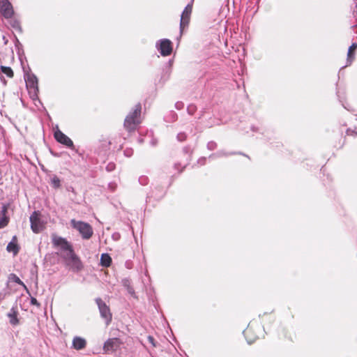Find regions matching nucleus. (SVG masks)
I'll return each mask as SVG.
<instances>
[{"mask_svg":"<svg viewBox=\"0 0 357 357\" xmlns=\"http://www.w3.org/2000/svg\"><path fill=\"white\" fill-rule=\"evenodd\" d=\"M65 265L75 273L80 271L83 268L82 263L79 257L75 253L73 249L66 253H61Z\"/></svg>","mask_w":357,"mask_h":357,"instance_id":"nucleus-1","label":"nucleus"},{"mask_svg":"<svg viewBox=\"0 0 357 357\" xmlns=\"http://www.w3.org/2000/svg\"><path fill=\"white\" fill-rule=\"evenodd\" d=\"M142 106L140 104H137L133 110L129 113L124 121V127L128 131L135 130L136 127L141 123Z\"/></svg>","mask_w":357,"mask_h":357,"instance_id":"nucleus-2","label":"nucleus"},{"mask_svg":"<svg viewBox=\"0 0 357 357\" xmlns=\"http://www.w3.org/2000/svg\"><path fill=\"white\" fill-rule=\"evenodd\" d=\"M70 225L79 232L83 239H89L93 234L92 227L87 222L73 219L70 220Z\"/></svg>","mask_w":357,"mask_h":357,"instance_id":"nucleus-3","label":"nucleus"},{"mask_svg":"<svg viewBox=\"0 0 357 357\" xmlns=\"http://www.w3.org/2000/svg\"><path fill=\"white\" fill-rule=\"evenodd\" d=\"M26 88L29 91L30 97L33 100L38 98V78L33 74L27 75L25 78Z\"/></svg>","mask_w":357,"mask_h":357,"instance_id":"nucleus-4","label":"nucleus"},{"mask_svg":"<svg viewBox=\"0 0 357 357\" xmlns=\"http://www.w3.org/2000/svg\"><path fill=\"white\" fill-rule=\"evenodd\" d=\"M52 243L54 246L59 248L61 252L66 253L73 250L70 243L64 238L53 234L52 236Z\"/></svg>","mask_w":357,"mask_h":357,"instance_id":"nucleus-5","label":"nucleus"},{"mask_svg":"<svg viewBox=\"0 0 357 357\" xmlns=\"http://www.w3.org/2000/svg\"><path fill=\"white\" fill-rule=\"evenodd\" d=\"M29 220L31 228L34 233L38 234L43 229L44 225L40 219V213L39 211H33L31 215Z\"/></svg>","mask_w":357,"mask_h":357,"instance_id":"nucleus-6","label":"nucleus"},{"mask_svg":"<svg viewBox=\"0 0 357 357\" xmlns=\"http://www.w3.org/2000/svg\"><path fill=\"white\" fill-rule=\"evenodd\" d=\"M96 302L98 306L101 317L105 319L106 324L108 325L112 321V314L109 307L100 298H96Z\"/></svg>","mask_w":357,"mask_h":357,"instance_id":"nucleus-7","label":"nucleus"},{"mask_svg":"<svg viewBox=\"0 0 357 357\" xmlns=\"http://www.w3.org/2000/svg\"><path fill=\"white\" fill-rule=\"evenodd\" d=\"M155 46L162 56H169L172 52V42L169 39L158 40Z\"/></svg>","mask_w":357,"mask_h":357,"instance_id":"nucleus-8","label":"nucleus"},{"mask_svg":"<svg viewBox=\"0 0 357 357\" xmlns=\"http://www.w3.org/2000/svg\"><path fill=\"white\" fill-rule=\"evenodd\" d=\"M122 342L119 338H109L104 344L103 349L107 353H113L120 348Z\"/></svg>","mask_w":357,"mask_h":357,"instance_id":"nucleus-9","label":"nucleus"},{"mask_svg":"<svg viewBox=\"0 0 357 357\" xmlns=\"http://www.w3.org/2000/svg\"><path fill=\"white\" fill-rule=\"evenodd\" d=\"M194 0H192L190 3H188L184 8L181 16V22H180V28L182 30L185 26L188 25L190 15L192 10V2Z\"/></svg>","mask_w":357,"mask_h":357,"instance_id":"nucleus-10","label":"nucleus"},{"mask_svg":"<svg viewBox=\"0 0 357 357\" xmlns=\"http://www.w3.org/2000/svg\"><path fill=\"white\" fill-rule=\"evenodd\" d=\"M0 12L6 18H11L14 11L8 0H0Z\"/></svg>","mask_w":357,"mask_h":357,"instance_id":"nucleus-11","label":"nucleus"},{"mask_svg":"<svg viewBox=\"0 0 357 357\" xmlns=\"http://www.w3.org/2000/svg\"><path fill=\"white\" fill-rule=\"evenodd\" d=\"M54 136L55 139L60 144H62L69 148L73 147V141L60 130L57 129L55 130Z\"/></svg>","mask_w":357,"mask_h":357,"instance_id":"nucleus-12","label":"nucleus"},{"mask_svg":"<svg viewBox=\"0 0 357 357\" xmlns=\"http://www.w3.org/2000/svg\"><path fill=\"white\" fill-rule=\"evenodd\" d=\"M17 314L18 312L17 308L13 307L7 314L8 317L9 318V322L13 326H16L19 324Z\"/></svg>","mask_w":357,"mask_h":357,"instance_id":"nucleus-13","label":"nucleus"},{"mask_svg":"<svg viewBox=\"0 0 357 357\" xmlns=\"http://www.w3.org/2000/svg\"><path fill=\"white\" fill-rule=\"evenodd\" d=\"M86 345L85 339L81 337H75L73 340V347L76 350L84 349Z\"/></svg>","mask_w":357,"mask_h":357,"instance_id":"nucleus-14","label":"nucleus"},{"mask_svg":"<svg viewBox=\"0 0 357 357\" xmlns=\"http://www.w3.org/2000/svg\"><path fill=\"white\" fill-rule=\"evenodd\" d=\"M17 237L14 236L13 237V239L10 242L8 243L6 247V250L8 252L13 253L14 255H17L19 252V246L17 245Z\"/></svg>","mask_w":357,"mask_h":357,"instance_id":"nucleus-15","label":"nucleus"},{"mask_svg":"<svg viewBox=\"0 0 357 357\" xmlns=\"http://www.w3.org/2000/svg\"><path fill=\"white\" fill-rule=\"evenodd\" d=\"M123 286L127 289L128 294L131 295L132 297L137 298V296L135 294V289L131 285V281L128 278H124L122 280Z\"/></svg>","mask_w":357,"mask_h":357,"instance_id":"nucleus-16","label":"nucleus"},{"mask_svg":"<svg viewBox=\"0 0 357 357\" xmlns=\"http://www.w3.org/2000/svg\"><path fill=\"white\" fill-rule=\"evenodd\" d=\"M10 282H15L21 286H22L25 289H26V287L24 283L17 276L15 273H10L8 278V284Z\"/></svg>","mask_w":357,"mask_h":357,"instance_id":"nucleus-17","label":"nucleus"},{"mask_svg":"<svg viewBox=\"0 0 357 357\" xmlns=\"http://www.w3.org/2000/svg\"><path fill=\"white\" fill-rule=\"evenodd\" d=\"M112 259L107 254H102L100 257V264L102 266L108 267L110 266Z\"/></svg>","mask_w":357,"mask_h":357,"instance_id":"nucleus-18","label":"nucleus"},{"mask_svg":"<svg viewBox=\"0 0 357 357\" xmlns=\"http://www.w3.org/2000/svg\"><path fill=\"white\" fill-rule=\"evenodd\" d=\"M357 48V43H353L349 48L348 53H347V62L351 64L352 62L354 56L352 54V51L356 50Z\"/></svg>","mask_w":357,"mask_h":357,"instance_id":"nucleus-19","label":"nucleus"},{"mask_svg":"<svg viewBox=\"0 0 357 357\" xmlns=\"http://www.w3.org/2000/svg\"><path fill=\"white\" fill-rule=\"evenodd\" d=\"M1 73L5 74L8 77H13V71L11 69V68L8 66H1L0 67Z\"/></svg>","mask_w":357,"mask_h":357,"instance_id":"nucleus-20","label":"nucleus"},{"mask_svg":"<svg viewBox=\"0 0 357 357\" xmlns=\"http://www.w3.org/2000/svg\"><path fill=\"white\" fill-rule=\"evenodd\" d=\"M251 329H252V326L249 324L248 325V328L245 331H244V332H243L244 333V335H245V337L247 339L248 343L250 344H252L255 341V338H254V339H249V335L251 333Z\"/></svg>","mask_w":357,"mask_h":357,"instance_id":"nucleus-21","label":"nucleus"},{"mask_svg":"<svg viewBox=\"0 0 357 357\" xmlns=\"http://www.w3.org/2000/svg\"><path fill=\"white\" fill-rule=\"evenodd\" d=\"M60 179L56 176H54L51 178V184L54 188H59L60 187Z\"/></svg>","mask_w":357,"mask_h":357,"instance_id":"nucleus-22","label":"nucleus"},{"mask_svg":"<svg viewBox=\"0 0 357 357\" xmlns=\"http://www.w3.org/2000/svg\"><path fill=\"white\" fill-rule=\"evenodd\" d=\"M10 24L15 29L18 30L20 32L22 31L20 24L17 20H12L10 22Z\"/></svg>","mask_w":357,"mask_h":357,"instance_id":"nucleus-23","label":"nucleus"},{"mask_svg":"<svg viewBox=\"0 0 357 357\" xmlns=\"http://www.w3.org/2000/svg\"><path fill=\"white\" fill-rule=\"evenodd\" d=\"M196 110H197V107L194 105H188V107H187L188 113L190 115L194 114V113L196 112Z\"/></svg>","mask_w":357,"mask_h":357,"instance_id":"nucleus-24","label":"nucleus"},{"mask_svg":"<svg viewBox=\"0 0 357 357\" xmlns=\"http://www.w3.org/2000/svg\"><path fill=\"white\" fill-rule=\"evenodd\" d=\"M216 147H217V144L213 141H211V142H208V144H207V149L208 150H211V151L214 150L216 149Z\"/></svg>","mask_w":357,"mask_h":357,"instance_id":"nucleus-25","label":"nucleus"},{"mask_svg":"<svg viewBox=\"0 0 357 357\" xmlns=\"http://www.w3.org/2000/svg\"><path fill=\"white\" fill-rule=\"evenodd\" d=\"M8 220L6 218H2L0 220V228H3L8 225Z\"/></svg>","mask_w":357,"mask_h":357,"instance_id":"nucleus-26","label":"nucleus"},{"mask_svg":"<svg viewBox=\"0 0 357 357\" xmlns=\"http://www.w3.org/2000/svg\"><path fill=\"white\" fill-rule=\"evenodd\" d=\"M225 155H227V153H225V152L223 151H219L217 153H215V154H212L209 156V158H213L214 157L217 156V157H221V156H225Z\"/></svg>","mask_w":357,"mask_h":357,"instance_id":"nucleus-27","label":"nucleus"},{"mask_svg":"<svg viewBox=\"0 0 357 357\" xmlns=\"http://www.w3.org/2000/svg\"><path fill=\"white\" fill-rule=\"evenodd\" d=\"M186 135L183 132L178 133L177 135V139L180 142H183L185 139Z\"/></svg>","mask_w":357,"mask_h":357,"instance_id":"nucleus-28","label":"nucleus"},{"mask_svg":"<svg viewBox=\"0 0 357 357\" xmlns=\"http://www.w3.org/2000/svg\"><path fill=\"white\" fill-rule=\"evenodd\" d=\"M184 104L182 102H177L175 104V107L177 109H181L183 108Z\"/></svg>","mask_w":357,"mask_h":357,"instance_id":"nucleus-29","label":"nucleus"},{"mask_svg":"<svg viewBox=\"0 0 357 357\" xmlns=\"http://www.w3.org/2000/svg\"><path fill=\"white\" fill-rule=\"evenodd\" d=\"M31 304L33 305H36V306H39L40 305V303L38 302L36 298H35L33 297H31Z\"/></svg>","mask_w":357,"mask_h":357,"instance_id":"nucleus-30","label":"nucleus"},{"mask_svg":"<svg viewBox=\"0 0 357 357\" xmlns=\"http://www.w3.org/2000/svg\"><path fill=\"white\" fill-rule=\"evenodd\" d=\"M106 169L108 171V172H111L112 170L114 169V165L113 163H109L107 165L106 167Z\"/></svg>","mask_w":357,"mask_h":357,"instance_id":"nucleus-31","label":"nucleus"},{"mask_svg":"<svg viewBox=\"0 0 357 357\" xmlns=\"http://www.w3.org/2000/svg\"><path fill=\"white\" fill-rule=\"evenodd\" d=\"M206 158L203 157V158H201L198 160L197 162L200 165H203L205 164L206 162Z\"/></svg>","mask_w":357,"mask_h":357,"instance_id":"nucleus-32","label":"nucleus"},{"mask_svg":"<svg viewBox=\"0 0 357 357\" xmlns=\"http://www.w3.org/2000/svg\"><path fill=\"white\" fill-rule=\"evenodd\" d=\"M6 295H7L6 291H1L0 292V301L3 300L6 298Z\"/></svg>","mask_w":357,"mask_h":357,"instance_id":"nucleus-33","label":"nucleus"},{"mask_svg":"<svg viewBox=\"0 0 357 357\" xmlns=\"http://www.w3.org/2000/svg\"><path fill=\"white\" fill-rule=\"evenodd\" d=\"M124 153H125V155H126L127 157H130V156H131V155H132V150H131V149L126 150V151H124Z\"/></svg>","mask_w":357,"mask_h":357,"instance_id":"nucleus-34","label":"nucleus"},{"mask_svg":"<svg viewBox=\"0 0 357 357\" xmlns=\"http://www.w3.org/2000/svg\"><path fill=\"white\" fill-rule=\"evenodd\" d=\"M149 342L153 346L155 347L154 338L151 336L148 337Z\"/></svg>","mask_w":357,"mask_h":357,"instance_id":"nucleus-35","label":"nucleus"},{"mask_svg":"<svg viewBox=\"0 0 357 357\" xmlns=\"http://www.w3.org/2000/svg\"><path fill=\"white\" fill-rule=\"evenodd\" d=\"M0 79L1 80V82H2L4 84H6V81L5 78H4L2 75H0Z\"/></svg>","mask_w":357,"mask_h":357,"instance_id":"nucleus-36","label":"nucleus"},{"mask_svg":"<svg viewBox=\"0 0 357 357\" xmlns=\"http://www.w3.org/2000/svg\"><path fill=\"white\" fill-rule=\"evenodd\" d=\"M3 40H5V44H6L7 43V40H6V37L4 36H3Z\"/></svg>","mask_w":357,"mask_h":357,"instance_id":"nucleus-37","label":"nucleus"},{"mask_svg":"<svg viewBox=\"0 0 357 357\" xmlns=\"http://www.w3.org/2000/svg\"><path fill=\"white\" fill-rule=\"evenodd\" d=\"M252 131H254V132L257 130V129H256L255 127H252Z\"/></svg>","mask_w":357,"mask_h":357,"instance_id":"nucleus-38","label":"nucleus"},{"mask_svg":"<svg viewBox=\"0 0 357 357\" xmlns=\"http://www.w3.org/2000/svg\"><path fill=\"white\" fill-rule=\"evenodd\" d=\"M151 143L153 145H155L156 144V142L154 140H153Z\"/></svg>","mask_w":357,"mask_h":357,"instance_id":"nucleus-39","label":"nucleus"}]
</instances>
